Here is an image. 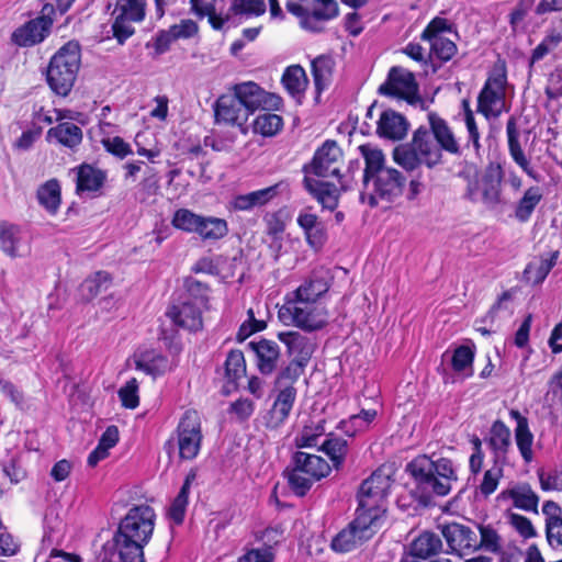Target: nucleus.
Here are the masks:
<instances>
[{
    "label": "nucleus",
    "instance_id": "obj_4",
    "mask_svg": "<svg viewBox=\"0 0 562 562\" xmlns=\"http://www.w3.org/2000/svg\"><path fill=\"white\" fill-rule=\"evenodd\" d=\"M407 471L415 482L411 494L423 506L429 505L434 496L448 495L458 480L453 463L447 458L419 456L407 464Z\"/></svg>",
    "mask_w": 562,
    "mask_h": 562
},
{
    "label": "nucleus",
    "instance_id": "obj_56",
    "mask_svg": "<svg viewBox=\"0 0 562 562\" xmlns=\"http://www.w3.org/2000/svg\"><path fill=\"white\" fill-rule=\"evenodd\" d=\"M266 0H233L232 11L235 14L261 15L266 12Z\"/></svg>",
    "mask_w": 562,
    "mask_h": 562
},
{
    "label": "nucleus",
    "instance_id": "obj_32",
    "mask_svg": "<svg viewBox=\"0 0 562 562\" xmlns=\"http://www.w3.org/2000/svg\"><path fill=\"white\" fill-rule=\"evenodd\" d=\"M542 513L546 516L548 542L551 547L562 546V509L557 503L548 501L542 506Z\"/></svg>",
    "mask_w": 562,
    "mask_h": 562
},
{
    "label": "nucleus",
    "instance_id": "obj_39",
    "mask_svg": "<svg viewBox=\"0 0 562 562\" xmlns=\"http://www.w3.org/2000/svg\"><path fill=\"white\" fill-rule=\"evenodd\" d=\"M442 550L441 538L431 531H425L420 533L411 543L412 557L419 559H428L432 555L438 554Z\"/></svg>",
    "mask_w": 562,
    "mask_h": 562
},
{
    "label": "nucleus",
    "instance_id": "obj_54",
    "mask_svg": "<svg viewBox=\"0 0 562 562\" xmlns=\"http://www.w3.org/2000/svg\"><path fill=\"white\" fill-rule=\"evenodd\" d=\"M430 43L431 55L441 61L450 60L457 53L456 44L447 37H435Z\"/></svg>",
    "mask_w": 562,
    "mask_h": 562
},
{
    "label": "nucleus",
    "instance_id": "obj_62",
    "mask_svg": "<svg viewBox=\"0 0 562 562\" xmlns=\"http://www.w3.org/2000/svg\"><path fill=\"white\" fill-rule=\"evenodd\" d=\"M304 235L306 243L316 250L321 249L327 240V229L323 222L304 232Z\"/></svg>",
    "mask_w": 562,
    "mask_h": 562
},
{
    "label": "nucleus",
    "instance_id": "obj_47",
    "mask_svg": "<svg viewBox=\"0 0 562 562\" xmlns=\"http://www.w3.org/2000/svg\"><path fill=\"white\" fill-rule=\"evenodd\" d=\"M321 450L330 459L333 467L339 469L348 454V441L344 438L329 435L321 446Z\"/></svg>",
    "mask_w": 562,
    "mask_h": 562
},
{
    "label": "nucleus",
    "instance_id": "obj_15",
    "mask_svg": "<svg viewBox=\"0 0 562 562\" xmlns=\"http://www.w3.org/2000/svg\"><path fill=\"white\" fill-rule=\"evenodd\" d=\"M342 150L335 140L327 139L314 154L312 161L303 167L305 176L340 179Z\"/></svg>",
    "mask_w": 562,
    "mask_h": 562
},
{
    "label": "nucleus",
    "instance_id": "obj_5",
    "mask_svg": "<svg viewBox=\"0 0 562 562\" xmlns=\"http://www.w3.org/2000/svg\"><path fill=\"white\" fill-rule=\"evenodd\" d=\"M232 94L221 95L214 104L216 124L238 127L247 132L246 122L265 102V90L257 83L247 81L235 85Z\"/></svg>",
    "mask_w": 562,
    "mask_h": 562
},
{
    "label": "nucleus",
    "instance_id": "obj_59",
    "mask_svg": "<svg viewBox=\"0 0 562 562\" xmlns=\"http://www.w3.org/2000/svg\"><path fill=\"white\" fill-rule=\"evenodd\" d=\"M502 477L501 468H492L484 473L483 480L480 484V492L485 497L490 496L498 486L499 479Z\"/></svg>",
    "mask_w": 562,
    "mask_h": 562
},
{
    "label": "nucleus",
    "instance_id": "obj_1",
    "mask_svg": "<svg viewBox=\"0 0 562 562\" xmlns=\"http://www.w3.org/2000/svg\"><path fill=\"white\" fill-rule=\"evenodd\" d=\"M427 119L429 127L419 126L409 144L393 150L394 161L407 171H413L420 165L435 168L442 162V151L461 154L460 144L447 121L436 112H429Z\"/></svg>",
    "mask_w": 562,
    "mask_h": 562
},
{
    "label": "nucleus",
    "instance_id": "obj_33",
    "mask_svg": "<svg viewBox=\"0 0 562 562\" xmlns=\"http://www.w3.org/2000/svg\"><path fill=\"white\" fill-rule=\"evenodd\" d=\"M441 533L452 550L471 548L475 546L476 536L471 528L458 522L442 526Z\"/></svg>",
    "mask_w": 562,
    "mask_h": 562
},
{
    "label": "nucleus",
    "instance_id": "obj_19",
    "mask_svg": "<svg viewBox=\"0 0 562 562\" xmlns=\"http://www.w3.org/2000/svg\"><path fill=\"white\" fill-rule=\"evenodd\" d=\"M562 72L560 70H555L549 77L548 85L546 88L547 102L546 110L548 112V126L546 130L547 142L551 144V146H557L554 143L560 133V110L561 102L560 97L562 95Z\"/></svg>",
    "mask_w": 562,
    "mask_h": 562
},
{
    "label": "nucleus",
    "instance_id": "obj_51",
    "mask_svg": "<svg viewBox=\"0 0 562 562\" xmlns=\"http://www.w3.org/2000/svg\"><path fill=\"white\" fill-rule=\"evenodd\" d=\"M282 125L283 121L280 115L262 113L255 119L254 131L262 136H273L282 128Z\"/></svg>",
    "mask_w": 562,
    "mask_h": 562
},
{
    "label": "nucleus",
    "instance_id": "obj_17",
    "mask_svg": "<svg viewBox=\"0 0 562 562\" xmlns=\"http://www.w3.org/2000/svg\"><path fill=\"white\" fill-rule=\"evenodd\" d=\"M502 179L499 168L488 169L467 184L464 196L471 202H482L488 207H494L502 201Z\"/></svg>",
    "mask_w": 562,
    "mask_h": 562
},
{
    "label": "nucleus",
    "instance_id": "obj_31",
    "mask_svg": "<svg viewBox=\"0 0 562 562\" xmlns=\"http://www.w3.org/2000/svg\"><path fill=\"white\" fill-rule=\"evenodd\" d=\"M134 362L137 370L154 378L171 370L168 358L154 349L139 352L135 356Z\"/></svg>",
    "mask_w": 562,
    "mask_h": 562
},
{
    "label": "nucleus",
    "instance_id": "obj_20",
    "mask_svg": "<svg viewBox=\"0 0 562 562\" xmlns=\"http://www.w3.org/2000/svg\"><path fill=\"white\" fill-rule=\"evenodd\" d=\"M166 317L182 329L198 331L202 329L203 321L201 310L192 302H183L180 305H172L166 311Z\"/></svg>",
    "mask_w": 562,
    "mask_h": 562
},
{
    "label": "nucleus",
    "instance_id": "obj_48",
    "mask_svg": "<svg viewBox=\"0 0 562 562\" xmlns=\"http://www.w3.org/2000/svg\"><path fill=\"white\" fill-rule=\"evenodd\" d=\"M542 194L538 187H531L524 193L515 209V217L519 222H527L532 215L536 206L541 201Z\"/></svg>",
    "mask_w": 562,
    "mask_h": 562
},
{
    "label": "nucleus",
    "instance_id": "obj_49",
    "mask_svg": "<svg viewBox=\"0 0 562 562\" xmlns=\"http://www.w3.org/2000/svg\"><path fill=\"white\" fill-rule=\"evenodd\" d=\"M111 276L105 271H98L87 278L80 285V291L86 300H92L101 292L108 290L111 284Z\"/></svg>",
    "mask_w": 562,
    "mask_h": 562
},
{
    "label": "nucleus",
    "instance_id": "obj_16",
    "mask_svg": "<svg viewBox=\"0 0 562 562\" xmlns=\"http://www.w3.org/2000/svg\"><path fill=\"white\" fill-rule=\"evenodd\" d=\"M201 418L196 411L188 409L177 427V446L182 460L194 459L201 449Z\"/></svg>",
    "mask_w": 562,
    "mask_h": 562
},
{
    "label": "nucleus",
    "instance_id": "obj_63",
    "mask_svg": "<svg viewBox=\"0 0 562 562\" xmlns=\"http://www.w3.org/2000/svg\"><path fill=\"white\" fill-rule=\"evenodd\" d=\"M0 392L9 398L16 407H22L24 402L23 392L11 381L0 375Z\"/></svg>",
    "mask_w": 562,
    "mask_h": 562
},
{
    "label": "nucleus",
    "instance_id": "obj_11",
    "mask_svg": "<svg viewBox=\"0 0 562 562\" xmlns=\"http://www.w3.org/2000/svg\"><path fill=\"white\" fill-rule=\"evenodd\" d=\"M286 10L297 16L304 30L319 32L323 23L338 14L336 0H302L301 4L285 2Z\"/></svg>",
    "mask_w": 562,
    "mask_h": 562
},
{
    "label": "nucleus",
    "instance_id": "obj_61",
    "mask_svg": "<svg viewBox=\"0 0 562 562\" xmlns=\"http://www.w3.org/2000/svg\"><path fill=\"white\" fill-rule=\"evenodd\" d=\"M247 315L248 319L244 322L238 329V338L241 340L266 328V323L263 321L256 319L255 313L251 308L248 310Z\"/></svg>",
    "mask_w": 562,
    "mask_h": 562
},
{
    "label": "nucleus",
    "instance_id": "obj_44",
    "mask_svg": "<svg viewBox=\"0 0 562 562\" xmlns=\"http://www.w3.org/2000/svg\"><path fill=\"white\" fill-rule=\"evenodd\" d=\"M282 83L292 97L301 98L308 85L304 68L300 65L289 66L282 75Z\"/></svg>",
    "mask_w": 562,
    "mask_h": 562
},
{
    "label": "nucleus",
    "instance_id": "obj_52",
    "mask_svg": "<svg viewBox=\"0 0 562 562\" xmlns=\"http://www.w3.org/2000/svg\"><path fill=\"white\" fill-rule=\"evenodd\" d=\"M201 216L189 209H179L173 213L171 224L177 229L195 234Z\"/></svg>",
    "mask_w": 562,
    "mask_h": 562
},
{
    "label": "nucleus",
    "instance_id": "obj_23",
    "mask_svg": "<svg viewBox=\"0 0 562 562\" xmlns=\"http://www.w3.org/2000/svg\"><path fill=\"white\" fill-rule=\"evenodd\" d=\"M408 127L405 116L389 109L380 114L376 132L383 138L400 140L406 136Z\"/></svg>",
    "mask_w": 562,
    "mask_h": 562
},
{
    "label": "nucleus",
    "instance_id": "obj_10",
    "mask_svg": "<svg viewBox=\"0 0 562 562\" xmlns=\"http://www.w3.org/2000/svg\"><path fill=\"white\" fill-rule=\"evenodd\" d=\"M384 521L376 515L356 509V517L346 528L331 540V549L336 552H350L369 541L382 527Z\"/></svg>",
    "mask_w": 562,
    "mask_h": 562
},
{
    "label": "nucleus",
    "instance_id": "obj_2",
    "mask_svg": "<svg viewBox=\"0 0 562 562\" xmlns=\"http://www.w3.org/2000/svg\"><path fill=\"white\" fill-rule=\"evenodd\" d=\"M156 514L149 505H134L120 520L111 539L105 541L99 562H145L144 548L155 529Z\"/></svg>",
    "mask_w": 562,
    "mask_h": 562
},
{
    "label": "nucleus",
    "instance_id": "obj_29",
    "mask_svg": "<svg viewBox=\"0 0 562 562\" xmlns=\"http://www.w3.org/2000/svg\"><path fill=\"white\" fill-rule=\"evenodd\" d=\"M506 135L508 150L512 159L526 172L529 177L536 178L535 169L531 167L529 159L526 157L520 143V133L517 128L515 117H510L506 124Z\"/></svg>",
    "mask_w": 562,
    "mask_h": 562
},
{
    "label": "nucleus",
    "instance_id": "obj_7",
    "mask_svg": "<svg viewBox=\"0 0 562 562\" xmlns=\"http://www.w3.org/2000/svg\"><path fill=\"white\" fill-rule=\"evenodd\" d=\"M329 472L330 467L322 457L297 451L284 475L292 491L299 496H304L315 482L327 476Z\"/></svg>",
    "mask_w": 562,
    "mask_h": 562
},
{
    "label": "nucleus",
    "instance_id": "obj_37",
    "mask_svg": "<svg viewBox=\"0 0 562 562\" xmlns=\"http://www.w3.org/2000/svg\"><path fill=\"white\" fill-rule=\"evenodd\" d=\"M46 138L55 139L60 145L74 149L82 142V130L70 122L59 123L47 131Z\"/></svg>",
    "mask_w": 562,
    "mask_h": 562
},
{
    "label": "nucleus",
    "instance_id": "obj_28",
    "mask_svg": "<svg viewBox=\"0 0 562 562\" xmlns=\"http://www.w3.org/2000/svg\"><path fill=\"white\" fill-rule=\"evenodd\" d=\"M509 416L516 422L515 442L525 463L533 460V435L530 431L528 419L517 409H510Z\"/></svg>",
    "mask_w": 562,
    "mask_h": 562
},
{
    "label": "nucleus",
    "instance_id": "obj_30",
    "mask_svg": "<svg viewBox=\"0 0 562 562\" xmlns=\"http://www.w3.org/2000/svg\"><path fill=\"white\" fill-rule=\"evenodd\" d=\"M0 248L10 257L22 256L29 251L20 227L9 223H0Z\"/></svg>",
    "mask_w": 562,
    "mask_h": 562
},
{
    "label": "nucleus",
    "instance_id": "obj_46",
    "mask_svg": "<svg viewBox=\"0 0 562 562\" xmlns=\"http://www.w3.org/2000/svg\"><path fill=\"white\" fill-rule=\"evenodd\" d=\"M194 477L195 475L193 473L187 475L178 495L175 497L168 509V518L176 525H181L184 520L187 507L189 504V493Z\"/></svg>",
    "mask_w": 562,
    "mask_h": 562
},
{
    "label": "nucleus",
    "instance_id": "obj_12",
    "mask_svg": "<svg viewBox=\"0 0 562 562\" xmlns=\"http://www.w3.org/2000/svg\"><path fill=\"white\" fill-rule=\"evenodd\" d=\"M383 95L405 100L408 104L424 109L425 101L418 93V83L412 71L394 66L390 69L387 79L379 87Z\"/></svg>",
    "mask_w": 562,
    "mask_h": 562
},
{
    "label": "nucleus",
    "instance_id": "obj_57",
    "mask_svg": "<svg viewBox=\"0 0 562 562\" xmlns=\"http://www.w3.org/2000/svg\"><path fill=\"white\" fill-rule=\"evenodd\" d=\"M102 145L106 151L120 159L133 154L131 145L120 136L104 138L102 139Z\"/></svg>",
    "mask_w": 562,
    "mask_h": 562
},
{
    "label": "nucleus",
    "instance_id": "obj_14",
    "mask_svg": "<svg viewBox=\"0 0 562 562\" xmlns=\"http://www.w3.org/2000/svg\"><path fill=\"white\" fill-rule=\"evenodd\" d=\"M55 19V8L52 3H45L41 14L15 29L11 41L20 47H31L42 43L50 33Z\"/></svg>",
    "mask_w": 562,
    "mask_h": 562
},
{
    "label": "nucleus",
    "instance_id": "obj_45",
    "mask_svg": "<svg viewBox=\"0 0 562 562\" xmlns=\"http://www.w3.org/2000/svg\"><path fill=\"white\" fill-rule=\"evenodd\" d=\"M325 434L324 418H310L302 430L295 436L294 442L299 448H311L318 443V439Z\"/></svg>",
    "mask_w": 562,
    "mask_h": 562
},
{
    "label": "nucleus",
    "instance_id": "obj_41",
    "mask_svg": "<svg viewBox=\"0 0 562 562\" xmlns=\"http://www.w3.org/2000/svg\"><path fill=\"white\" fill-rule=\"evenodd\" d=\"M224 379L232 387H237L238 381L246 375V361L241 350H231L224 362Z\"/></svg>",
    "mask_w": 562,
    "mask_h": 562
},
{
    "label": "nucleus",
    "instance_id": "obj_43",
    "mask_svg": "<svg viewBox=\"0 0 562 562\" xmlns=\"http://www.w3.org/2000/svg\"><path fill=\"white\" fill-rule=\"evenodd\" d=\"M195 234L205 241L220 240L228 234V224L224 218L202 215Z\"/></svg>",
    "mask_w": 562,
    "mask_h": 562
},
{
    "label": "nucleus",
    "instance_id": "obj_6",
    "mask_svg": "<svg viewBox=\"0 0 562 562\" xmlns=\"http://www.w3.org/2000/svg\"><path fill=\"white\" fill-rule=\"evenodd\" d=\"M80 57L79 44L68 42L50 58L46 78L56 94L66 97L71 91L80 67Z\"/></svg>",
    "mask_w": 562,
    "mask_h": 562
},
{
    "label": "nucleus",
    "instance_id": "obj_25",
    "mask_svg": "<svg viewBox=\"0 0 562 562\" xmlns=\"http://www.w3.org/2000/svg\"><path fill=\"white\" fill-rule=\"evenodd\" d=\"M279 340L285 345L286 352L293 359L308 363L314 352L312 340L299 331L289 330L278 334Z\"/></svg>",
    "mask_w": 562,
    "mask_h": 562
},
{
    "label": "nucleus",
    "instance_id": "obj_42",
    "mask_svg": "<svg viewBox=\"0 0 562 562\" xmlns=\"http://www.w3.org/2000/svg\"><path fill=\"white\" fill-rule=\"evenodd\" d=\"M38 203L52 215H55L61 203L60 184L57 179H50L40 186L36 192Z\"/></svg>",
    "mask_w": 562,
    "mask_h": 562
},
{
    "label": "nucleus",
    "instance_id": "obj_27",
    "mask_svg": "<svg viewBox=\"0 0 562 562\" xmlns=\"http://www.w3.org/2000/svg\"><path fill=\"white\" fill-rule=\"evenodd\" d=\"M76 192L77 194L99 192L106 179V172L89 164H82L76 169Z\"/></svg>",
    "mask_w": 562,
    "mask_h": 562
},
{
    "label": "nucleus",
    "instance_id": "obj_13",
    "mask_svg": "<svg viewBox=\"0 0 562 562\" xmlns=\"http://www.w3.org/2000/svg\"><path fill=\"white\" fill-rule=\"evenodd\" d=\"M146 0H116L112 12V32L120 44H124L135 33L134 23L146 16Z\"/></svg>",
    "mask_w": 562,
    "mask_h": 562
},
{
    "label": "nucleus",
    "instance_id": "obj_38",
    "mask_svg": "<svg viewBox=\"0 0 562 562\" xmlns=\"http://www.w3.org/2000/svg\"><path fill=\"white\" fill-rule=\"evenodd\" d=\"M311 67L315 89L322 93L333 81L335 60L330 56L321 55L312 60Z\"/></svg>",
    "mask_w": 562,
    "mask_h": 562
},
{
    "label": "nucleus",
    "instance_id": "obj_55",
    "mask_svg": "<svg viewBox=\"0 0 562 562\" xmlns=\"http://www.w3.org/2000/svg\"><path fill=\"white\" fill-rule=\"evenodd\" d=\"M119 397L122 406L134 409L139 404L138 381L135 378L130 379L120 390Z\"/></svg>",
    "mask_w": 562,
    "mask_h": 562
},
{
    "label": "nucleus",
    "instance_id": "obj_40",
    "mask_svg": "<svg viewBox=\"0 0 562 562\" xmlns=\"http://www.w3.org/2000/svg\"><path fill=\"white\" fill-rule=\"evenodd\" d=\"M499 497L513 499L515 507L526 512L538 513L539 497L528 484H519L501 493Z\"/></svg>",
    "mask_w": 562,
    "mask_h": 562
},
{
    "label": "nucleus",
    "instance_id": "obj_64",
    "mask_svg": "<svg viewBox=\"0 0 562 562\" xmlns=\"http://www.w3.org/2000/svg\"><path fill=\"white\" fill-rule=\"evenodd\" d=\"M274 554L270 547L248 550L243 554L238 562H273Z\"/></svg>",
    "mask_w": 562,
    "mask_h": 562
},
{
    "label": "nucleus",
    "instance_id": "obj_3",
    "mask_svg": "<svg viewBox=\"0 0 562 562\" xmlns=\"http://www.w3.org/2000/svg\"><path fill=\"white\" fill-rule=\"evenodd\" d=\"M364 159L362 202L374 207L380 201L393 202L401 196L406 178L395 168L385 167L383 151L371 144L358 147Z\"/></svg>",
    "mask_w": 562,
    "mask_h": 562
},
{
    "label": "nucleus",
    "instance_id": "obj_8",
    "mask_svg": "<svg viewBox=\"0 0 562 562\" xmlns=\"http://www.w3.org/2000/svg\"><path fill=\"white\" fill-rule=\"evenodd\" d=\"M394 483L393 474L390 468L381 467L375 470L367 480H364L358 492L357 509L376 515L382 521L385 519L384 502L390 494Z\"/></svg>",
    "mask_w": 562,
    "mask_h": 562
},
{
    "label": "nucleus",
    "instance_id": "obj_9",
    "mask_svg": "<svg viewBox=\"0 0 562 562\" xmlns=\"http://www.w3.org/2000/svg\"><path fill=\"white\" fill-rule=\"evenodd\" d=\"M279 318L285 325L311 333L327 325L328 312L321 303L285 297L284 304L279 310Z\"/></svg>",
    "mask_w": 562,
    "mask_h": 562
},
{
    "label": "nucleus",
    "instance_id": "obj_34",
    "mask_svg": "<svg viewBox=\"0 0 562 562\" xmlns=\"http://www.w3.org/2000/svg\"><path fill=\"white\" fill-rule=\"evenodd\" d=\"M295 398L296 390L293 385L282 386L270 412L272 427H278L288 419Z\"/></svg>",
    "mask_w": 562,
    "mask_h": 562
},
{
    "label": "nucleus",
    "instance_id": "obj_50",
    "mask_svg": "<svg viewBox=\"0 0 562 562\" xmlns=\"http://www.w3.org/2000/svg\"><path fill=\"white\" fill-rule=\"evenodd\" d=\"M474 351L469 346H459L454 349L451 357L452 369L458 373H463L465 378L473 374Z\"/></svg>",
    "mask_w": 562,
    "mask_h": 562
},
{
    "label": "nucleus",
    "instance_id": "obj_18",
    "mask_svg": "<svg viewBox=\"0 0 562 562\" xmlns=\"http://www.w3.org/2000/svg\"><path fill=\"white\" fill-rule=\"evenodd\" d=\"M506 76H490L477 97V111L486 119L498 117L505 110Z\"/></svg>",
    "mask_w": 562,
    "mask_h": 562
},
{
    "label": "nucleus",
    "instance_id": "obj_35",
    "mask_svg": "<svg viewBox=\"0 0 562 562\" xmlns=\"http://www.w3.org/2000/svg\"><path fill=\"white\" fill-rule=\"evenodd\" d=\"M559 250L549 254L548 257L533 258L524 270V279L530 284L541 283L559 259Z\"/></svg>",
    "mask_w": 562,
    "mask_h": 562
},
{
    "label": "nucleus",
    "instance_id": "obj_24",
    "mask_svg": "<svg viewBox=\"0 0 562 562\" xmlns=\"http://www.w3.org/2000/svg\"><path fill=\"white\" fill-rule=\"evenodd\" d=\"M304 188L308 191L324 209L335 210L338 205L339 190L336 184L322 181L311 176L303 179Z\"/></svg>",
    "mask_w": 562,
    "mask_h": 562
},
{
    "label": "nucleus",
    "instance_id": "obj_36",
    "mask_svg": "<svg viewBox=\"0 0 562 562\" xmlns=\"http://www.w3.org/2000/svg\"><path fill=\"white\" fill-rule=\"evenodd\" d=\"M487 445L497 459L506 458L512 447V432L502 420L497 419L492 424Z\"/></svg>",
    "mask_w": 562,
    "mask_h": 562
},
{
    "label": "nucleus",
    "instance_id": "obj_60",
    "mask_svg": "<svg viewBox=\"0 0 562 562\" xmlns=\"http://www.w3.org/2000/svg\"><path fill=\"white\" fill-rule=\"evenodd\" d=\"M481 542L480 547L484 548L490 552H499L501 543L499 536L497 532L490 526H481L480 527Z\"/></svg>",
    "mask_w": 562,
    "mask_h": 562
},
{
    "label": "nucleus",
    "instance_id": "obj_26",
    "mask_svg": "<svg viewBox=\"0 0 562 562\" xmlns=\"http://www.w3.org/2000/svg\"><path fill=\"white\" fill-rule=\"evenodd\" d=\"M282 182L256 190L246 194L237 195L233 200V207L237 211H250L255 207L267 205L280 194Z\"/></svg>",
    "mask_w": 562,
    "mask_h": 562
},
{
    "label": "nucleus",
    "instance_id": "obj_58",
    "mask_svg": "<svg viewBox=\"0 0 562 562\" xmlns=\"http://www.w3.org/2000/svg\"><path fill=\"white\" fill-rule=\"evenodd\" d=\"M176 41L170 30H160L157 34L151 38L150 42L146 44V47H153L155 50V55H162L169 50L171 44Z\"/></svg>",
    "mask_w": 562,
    "mask_h": 562
},
{
    "label": "nucleus",
    "instance_id": "obj_22",
    "mask_svg": "<svg viewBox=\"0 0 562 562\" xmlns=\"http://www.w3.org/2000/svg\"><path fill=\"white\" fill-rule=\"evenodd\" d=\"M329 286L330 284L326 276L318 271H313L297 289L286 294L285 297L321 303V299L327 293Z\"/></svg>",
    "mask_w": 562,
    "mask_h": 562
},
{
    "label": "nucleus",
    "instance_id": "obj_21",
    "mask_svg": "<svg viewBox=\"0 0 562 562\" xmlns=\"http://www.w3.org/2000/svg\"><path fill=\"white\" fill-rule=\"evenodd\" d=\"M249 348L256 355V364L259 372L263 375L271 374L278 367L281 350L279 345L269 339H260L259 341H250Z\"/></svg>",
    "mask_w": 562,
    "mask_h": 562
},
{
    "label": "nucleus",
    "instance_id": "obj_53",
    "mask_svg": "<svg viewBox=\"0 0 562 562\" xmlns=\"http://www.w3.org/2000/svg\"><path fill=\"white\" fill-rule=\"evenodd\" d=\"M307 363L292 359L277 375L276 385L278 387L292 385L304 373Z\"/></svg>",
    "mask_w": 562,
    "mask_h": 562
}]
</instances>
